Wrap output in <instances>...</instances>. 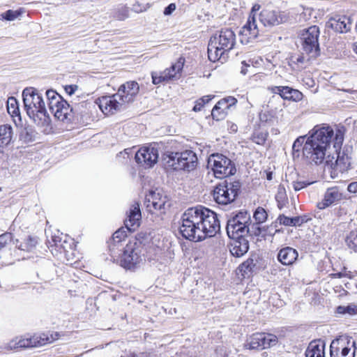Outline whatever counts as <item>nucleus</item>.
I'll return each mask as SVG.
<instances>
[{"instance_id": "nucleus-28", "label": "nucleus", "mask_w": 357, "mask_h": 357, "mask_svg": "<svg viewBox=\"0 0 357 357\" xmlns=\"http://www.w3.org/2000/svg\"><path fill=\"white\" fill-rule=\"evenodd\" d=\"M13 128L10 125L0 126V146L8 145L12 139Z\"/></svg>"}, {"instance_id": "nucleus-22", "label": "nucleus", "mask_w": 357, "mask_h": 357, "mask_svg": "<svg viewBox=\"0 0 357 357\" xmlns=\"http://www.w3.org/2000/svg\"><path fill=\"white\" fill-rule=\"evenodd\" d=\"M141 218L139 205L135 203L131 206L128 218L124 222L126 229L130 231H134L139 226Z\"/></svg>"}, {"instance_id": "nucleus-4", "label": "nucleus", "mask_w": 357, "mask_h": 357, "mask_svg": "<svg viewBox=\"0 0 357 357\" xmlns=\"http://www.w3.org/2000/svg\"><path fill=\"white\" fill-rule=\"evenodd\" d=\"M22 98L24 109L29 118L39 126H48L51 119L38 90L33 87L26 88L22 91Z\"/></svg>"}, {"instance_id": "nucleus-56", "label": "nucleus", "mask_w": 357, "mask_h": 357, "mask_svg": "<svg viewBox=\"0 0 357 357\" xmlns=\"http://www.w3.org/2000/svg\"><path fill=\"white\" fill-rule=\"evenodd\" d=\"M347 190L351 193H357V181L349 183Z\"/></svg>"}, {"instance_id": "nucleus-57", "label": "nucleus", "mask_w": 357, "mask_h": 357, "mask_svg": "<svg viewBox=\"0 0 357 357\" xmlns=\"http://www.w3.org/2000/svg\"><path fill=\"white\" fill-rule=\"evenodd\" d=\"M77 89V86L76 85H68L65 87V91L68 95L70 96L75 93Z\"/></svg>"}, {"instance_id": "nucleus-7", "label": "nucleus", "mask_w": 357, "mask_h": 357, "mask_svg": "<svg viewBox=\"0 0 357 357\" xmlns=\"http://www.w3.org/2000/svg\"><path fill=\"white\" fill-rule=\"evenodd\" d=\"M168 158V166L174 170L190 172L196 168L198 163L197 155L191 150L172 153Z\"/></svg>"}, {"instance_id": "nucleus-18", "label": "nucleus", "mask_w": 357, "mask_h": 357, "mask_svg": "<svg viewBox=\"0 0 357 357\" xmlns=\"http://www.w3.org/2000/svg\"><path fill=\"white\" fill-rule=\"evenodd\" d=\"M127 237L126 231L123 228L119 229L116 231L110 241L108 242V248L110 252L111 260L114 262H119V255L120 252L123 250L122 242L126 240Z\"/></svg>"}, {"instance_id": "nucleus-45", "label": "nucleus", "mask_w": 357, "mask_h": 357, "mask_svg": "<svg viewBox=\"0 0 357 357\" xmlns=\"http://www.w3.org/2000/svg\"><path fill=\"white\" fill-rule=\"evenodd\" d=\"M13 235L11 233L6 232L0 235V250L6 246V245L11 241Z\"/></svg>"}, {"instance_id": "nucleus-32", "label": "nucleus", "mask_w": 357, "mask_h": 357, "mask_svg": "<svg viewBox=\"0 0 357 357\" xmlns=\"http://www.w3.org/2000/svg\"><path fill=\"white\" fill-rule=\"evenodd\" d=\"M275 200L278 203V207L280 209L283 208L288 203V197L284 186L279 185L278 187L277 193L275 195Z\"/></svg>"}, {"instance_id": "nucleus-9", "label": "nucleus", "mask_w": 357, "mask_h": 357, "mask_svg": "<svg viewBox=\"0 0 357 357\" xmlns=\"http://www.w3.org/2000/svg\"><path fill=\"white\" fill-rule=\"evenodd\" d=\"M212 167V171L217 178H224L235 174L236 172L234 163L222 154H212L208 161Z\"/></svg>"}, {"instance_id": "nucleus-23", "label": "nucleus", "mask_w": 357, "mask_h": 357, "mask_svg": "<svg viewBox=\"0 0 357 357\" xmlns=\"http://www.w3.org/2000/svg\"><path fill=\"white\" fill-rule=\"evenodd\" d=\"M231 239L229 248L231 254L236 257L243 256L249 250L248 240L245 236Z\"/></svg>"}, {"instance_id": "nucleus-50", "label": "nucleus", "mask_w": 357, "mask_h": 357, "mask_svg": "<svg viewBox=\"0 0 357 357\" xmlns=\"http://www.w3.org/2000/svg\"><path fill=\"white\" fill-rule=\"evenodd\" d=\"M128 12L126 8H122L118 11L115 17L119 20H124L128 16Z\"/></svg>"}, {"instance_id": "nucleus-30", "label": "nucleus", "mask_w": 357, "mask_h": 357, "mask_svg": "<svg viewBox=\"0 0 357 357\" xmlns=\"http://www.w3.org/2000/svg\"><path fill=\"white\" fill-rule=\"evenodd\" d=\"M256 263L254 262L253 259L249 258L238 266V270L241 275L245 278L250 276L254 271Z\"/></svg>"}, {"instance_id": "nucleus-49", "label": "nucleus", "mask_w": 357, "mask_h": 357, "mask_svg": "<svg viewBox=\"0 0 357 357\" xmlns=\"http://www.w3.org/2000/svg\"><path fill=\"white\" fill-rule=\"evenodd\" d=\"M278 220L279 221L280 225H284L285 226H291V218L287 217L284 215H280L278 218Z\"/></svg>"}, {"instance_id": "nucleus-51", "label": "nucleus", "mask_w": 357, "mask_h": 357, "mask_svg": "<svg viewBox=\"0 0 357 357\" xmlns=\"http://www.w3.org/2000/svg\"><path fill=\"white\" fill-rule=\"evenodd\" d=\"M170 71L171 70H167V68L164 71L160 73L165 82L174 78V74H171Z\"/></svg>"}, {"instance_id": "nucleus-17", "label": "nucleus", "mask_w": 357, "mask_h": 357, "mask_svg": "<svg viewBox=\"0 0 357 357\" xmlns=\"http://www.w3.org/2000/svg\"><path fill=\"white\" fill-rule=\"evenodd\" d=\"M259 36V29L255 15H250L246 24L239 32L240 41L242 44L253 42Z\"/></svg>"}, {"instance_id": "nucleus-8", "label": "nucleus", "mask_w": 357, "mask_h": 357, "mask_svg": "<svg viewBox=\"0 0 357 357\" xmlns=\"http://www.w3.org/2000/svg\"><path fill=\"white\" fill-rule=\"evenodd\" d=\"M239 181L228 183L227 181L219 183L213 190L214 200L219 204L227 205L234 202L239 193Z\"/></svg>"}, {"instance_id": "nucleus-55", "label": "nucleus", "mask_w": 357, "mask_h": 357, "mask_svg": "<svg viewBox=\"0 0 357 357\" xmlns=\"http://www.w3.org/2000/svg\"><path fill=\"white\" fill-rule=\"evenodd\" d=\"M275 226H273V225H271L269 227H265V232L266 233V236H273L275 232L278 231L276 229H275Z\"/></svg>"}, {"instance_id": "nucleus-2", "label": "nucleus", "mask_w": 357, "mask_h": 357, "mask_svg": "<svg viewBox=\"0 0 357 357\" xmlns=\"http://www.w3.org/2000/svg\"><path fill=\"white\" fill-rule=\"evenodd\" d=\"M334 135L329 126L317 125L308 133V137L302 148L304 158L310 163L321 164Z\"/></svg>"}, {"instance_id": "nucleus-54", "label": "nucleus", "mask_w": 357, "mask_h": 357, "mask_svg": "<svg viewBox=\"0 0 357 357\" xmlns=\"http://www.w3.org/2000/svg\"><path fill=\"white\" fill-rule=\"evenodd\" d=\"M223 100H225V103L228 105L229 107L234 105L237 102V100L233 96H228L223 98Z\"/></svg>"}, {"instance_id": "nucleus-34", "label": "nucleus", "mask_w": 357, "mask_h": 357, "mask_svg": "<svg viewBox=\"0 0 357 357\" xmlns=\"http://www.w3.org/2000/svg\"><path fill=\"white\" fill-rule=\"evenodd\" d=\"M278 342V337L271 333H262L261 349H268L275 346Z\"/></svg>"}, {"instance_id": "nucleus-14", "label": "nucleus", "mask_w": 357, "mask_h": 357, "mask_svg": "<svg viewBox=\"0 0 357 357\" xmlns=\"http://www.w3.org/2000/svg\"><path fill=\"white\" fill-rule=\"evenodd\" d=\"M167 197L159 192L151 191L145 197L144 206L146 211L151 214H162L165 213L167 204Z\"/></svg>"}, {"instance_id": "nucleus-21", "label": "nucleus", "mask_w": 357, "mask_h": 357, "mask_svg": "<svg viewBox=\"0 0 357 357\" xmlns=\"http://www.w3.org/2000/svg\"><path fill=\"white\" fill-rule=\"evenodd\" d=\"M327 28H330L338 33H347L351 27V19L346 15H335L331 17L326 24Z\"/></svg>"}, {"instance_id": "nucleus-63", "label": "nucleus", "mask_w": 357, "mask_h": 357, "mask_svg": "<svg viewBox=\"0 0 357 357\" xmlns=\"http://www.w3.org/2000/svg\"><path fill=\"white\" fill-rule=\"evenodd\" d=\"M260 7L261 6L259 4L254 5L253 7L252 8L251 13H250V15H255V16L256 17V15H257L256 12L260 9Z\"/></svg>"}, {"instance_id": "nucleus-39", "label": "nucleus", "mask_w": 357, "mask_h": 357, "mask_svg": "<svg viewBox=\"0 0 357 357\" xmlns=\"http://www.w3.org/2000/svg\"><path fill=\"white\" fill-rule=\"evenodd\" d=\"M306 136H301L298 137L293 144L292 150H293V155L294 157H298L299 152L301 147H303V145L307 139Z\"/></svg>"}, {"instance_id": "nucleus-15", "label": "nucleus", "mask_w": 357, "mask_h": 357, "mask_svg": "<svg viewBox=\"0 0 357 357\" xmlns=\"http://www.w3.org/2000/svg\"><path fill=\"white\" fill-rule=\"evenodd\" d=\"M135 158L141 166L151 168L158 162V149L154 147H142L135 153Z\"/></svg>"}, {"instance_id": "nucleus-52", "label": "nucleus", "mask_w": 357, "mask_h": 357, "mask_svg": "<svg viewBox=\"0 0 357 357\" xmlns=\"http://www.w3.org/2000/svg\"><path fill=\"white\" fill-rule=\"evenodd\" d=\"M291 226H299L305 221L303 218L300 216L291 218Z\"/></svg>"}, {"instance_id": "nucleus-16", "label": "nucleus", "mask_w": 357, "mask_h": 357, "mask_svg": "<svg viewBox=\"0 0 357 357\" xmlns=\"http://www.w3.org/2000/svg\"><path fill=\"white\" fill-rule=\"evenodd\" d=\"M259 19L264 26L271 27L286 22L287 17L284 12L265 8L260 12Z\"/></svg>"}, {"instance_id": "nucleus-59", "label": "nucleus", "mask_w": 357, "mask_h": 357, "mask_svg": "<svg viewBox=\"0 0 357 357\" xmlns=\"http://www.w3.org/2000/svg\"><path fill=\"white\" fill-rule=\"evenodd\" d=\"M130 152H131L130 149H126L123 151L120 152L117 155V157H123V158H128Z\"/></svg>"}, {"instance_id": "nucleus-60", "label": "nucleus", "mask_w": 357, "mask_h": 357, "mask_svg": "<svg viewBox=\"0 0 357 357\" xmlns=\"http://www.w3.org/2000/svg\"><path fill=\"white\" fill-rule=\"evenodd\" d=\"M340 355H342L343 357H349V356L351 355L350 348L347 347H343L340 352Z\"/></svg>"}, {"instance_id": "nucleus-10", "label": "nucleus", "mask_w": 357, "mask_h": 357, "mask_svg": "<svg viewBox=\"0 0 357 357\" xmlns=\"http://www.w3.org/2000/svg\"><path fill=\"white\" fill-rule=\"evenodd\" d=\"M319 29L317 26H312L303 30L301 37L302 50L304 53L309 54L312 58H316L320 54L319 43Z\"/></svg>"}, {"instance_id": "nucleus-40", "label": "nucleus", "mask_w": 357, "mask_h": 357, "mask_svg": "<svg viewBox=\"0 0 357 357\" xmlns=\"http://www.w3.org/2000/svg\"><path fill=\"white\" fill-rule=\"evenodd\" d=\"M336 312L338 314L354 315L357 313V306L356 305H340L337 307Z\"/></svg>"}, {"instance_id": "nucleus-37", "label": "nucleus", "mask_w": 357, "mask_h": 357, "mask_svg": "<svg viewBox=\"0 0 357 357\" xmlns=\"http://www.w3.org/2000/svg\"><path fill=\"white\" fill-rule=\"evenodd\" d=\"M348 248L357 252V231H351L345 239Z\"/></svg>"}, {"instance_id": "nucleus-5", "label": "nucleus", "mask_w": 357, "mask_h": 357, "mask_svg": "<svg viewBox=\"0 0 357 357\" xmlns=\"http://www.w3.org/2000/svg\"><path fill=\"white\" fill-rule=\"evenodd\" d=\"M236 44V35L231 29H222L210 38L208 44V56L211 61L225 59Z\"/></svg>"}, {"instance_id": "nucleus-25", "label": "nucleus", "mask_w": 357, "mask_h": 357, "mask_svg": "<svg viewBox=\"0 0 357 357\" xmlns=\"http://www.w3.org/2000/svg\"><path fill=\"white\" fill-rule=\"evenodd\" d=\"M341 198L342 194L337 187L328 188L324 194V199L317 203V207L319 209H324L335 202L340 200Z\"/></svg>"}, {"instance_id": "nucleus-41", "label": "nucleus", "mask_w": 357, "mask_h": 357, "mask_svg": "<svg viewBox=\"0 0 357 357\" xmlns=\"http://www.w3.org/2000/svg\"><path fill=\"white\" fill-rule=\"evenodd\" d=\"M267 213L265 209L262 207H258L254 213V218L256 222L263 223L267 219Z\"/></svg>"}, {"instance_id": "nucleus-12", "label": "nucleus", "mask_w": 357, "mask_h": 357, "mask_svg": "<svg viewBox=\"0 0 357 357\" xmlns=\"http://www.w3.org/2000/svg\"><path fill=\"white\" fill-rule=\"evenodd\" d=\"M344 140L343 134L338 130L335 135L333 147L337 152V159L335 164V169L339 172H344L350 169L351 164V151L349 149L339 151Z\"/></svg>"}, {"instance_id": "nucleus-58", "label": "nucleus", "mask_w": 357, "mask_h": 357, "mask_svg": "<svg viewBox=\"0 0 357 357\" xmlns=\"http://www.w3.org/2000/svg\"><path fill=\"white\" fill-rule=\"evenodd\" d=\"M204 106V105L199 100H197L195 102V106L193 107L192 110L195 112H199L202 109V108Z\"/></svg>"}, {"instance_id": "nucleus-27", "label": "nucleus", "mask_w": 357, "mask_h": 357, "mask_svg": "<svg viewBox=\"0 0 357 357\" xmlns=\"http://www.w3.org/2000/svg\"><path fill=\"white\" fill-rule=\"evenodd\" d=\"M324 347L323 342H311L305 351V357H325Z\"/></svg>"}, {"instance_id": "nucleus-62", "label": "nucleus", "mask_w": 357, "mask_h": 357, "mask_svg": "<svg viewBox=\"0 0 357 357\" xmlns=\"http://www.w3.org/2000/svg\"><path fill=\"white\" fill-rule=\"evenodd\" d=\"M213 98V96H203L202 98H199V100L204 105H205V104L208 103L210 100H211Z\"/></svg>"}, {"instance_id": "nucleus-19", "label": "nucleus", "mask_w": 357, "mask_h": 357, "mask_svg": "<svg viewBox=\"0 0 357 357\" xmlns=\"http://www.w3.org/2000/svg\"><path fill=\"white\" fill-rule=\"evenodd\" d=\"M48 341V338H42L38 336L29 337H16L8 344V349L12 350L17 348H31L44 345Z\"/></svg>"}, {"instance_id": "nucleus-13", "label": "nucleus", "mask_w": 357, "mask_h": 357, "mask_svg": "<svg viewBox=\"0 0 357 357\" xmlns=\"http://www.w3.org/2000/svg\"><path fill=\"white\" fill-rule=\"evenodd\" d=\"M119 260L120 265L125 268L131 269L142 260L140 250L135 241H129L125 248Z\"/></svg>"}, {"instance_id": "nucleus-36", "label": "nucleus", "mask_w": 357, "mask_h": 357, "mask_svg": "<svg viewBox=\"0 0 357 357\" xmlns=\"http://www.w3.org/2000/svg\"><path fill=\"white\" fill-rule=\"evenodd\" d=\"M7 110L8 112L13 116H20V109L17 99L14 97H10L7 101Z\"/></svg>"}, {"instance_id": "nucleus-29", "label": "nucleus", "mask_w": 357, "mask_h": 357, "mask_svg": "<svg viewBox=\"0 0 357 357\" xmlns=\"http://www.w3.org/2000/svg\"><path fill=\"white\" fill-rule=\"evenodd\" d=\"M261 223H251L249 222L245 234L250 236L266 237L265 227H261Z\"/></svg>"}, {"instance_id": "nucleus-46", "label": "nucleus", "mask_w": 357, "mask_h": 357, "mask_svg": "<svg viewBox=\"0 0 357 357\" xmlns=\"http://www.w3.org/2000/svg\"><path fill=\"white\" fill-rule=\"evenodd\" d=\"M19 15L17 11L8 10L1 15L2 17L8 21L14 20Z\"/></svg>"}, {"instance_id": "nucleus-44", "label": "nucleus", "mask_w": 357, "mask_h": 357, "mask_svg": "<svg viewBox=\"0 0 357 357\" xmlns=\"http://www.w3.org/2000/svg\"><path fill=\"white\" fill-rule=\"evenodd\" d=\"M268 134L266 132H259L253 135L252 140L259 145H263L266 141Z\"/></svg>"}, {"instance_id": "nucleus-26", "label": "nucleus", "mask_w": 357, "mask_h": 357, "mask_svg": "<svg viewBox=\"0 0 357 357\" xmlns=\"http://www.w3.org/2000/svg\"><path fill=\"white\" fill-rule=\"evenodd\" d=\"M298 257L297 250L291 247L282 248L278 253V260L283 265H292Z\"/></svg>"}, {"instance_id": "nucleus-42", "label": "nucleus", "mask_w": 357, "mask_h": 357, "mask_svg": "<svg viewBox=\"0 0 357 357\" xmlns=\"http://www.w3.org/2000/svg\"><path fill=\"white\" fill-rule=\"evenodd\" d=\"M184 64V59L180 58L177 62L173 64L167 70H171V74H174V77H176V75L178 74L183 69Z\"/></svg>"}, {"instance_id": "nucleus-24", "label": "nucleus", "mask_w": 357, "mask_h": 357, "mask_svg": "<svg viewBox=\"0 0 357 357\" xmlns=\"http://www.w3.org/2000/svg\"><path fill=\"white\" fill-rule=\"evenodd\" d=\"M88 104L85 102H82L73 106V121H76L82 124H89L91 121V114L89 109L87 107Z\"/></svg>"}, {"instance_id": "nucleus-3", "label": "nucleus", "mask_w": 357, "mask_h": 357, "mask_svg": "<svg viewBox=\"0 0 357 357\" xmlns=\"http://www.w3.org/2000/svg\"><path fill=\"white\" fill-rule=\"evenodd\" d=\"M139 90L137 82L129 81L120 86L118 92L100 99L99 107L106 114H113L124 107L126 103L133 101Z\"/></svg>"}, {"instance_id": "nucleus-47", "label": "nucleus", "mask_w": 357, "mask_h": 357, "mask_svg": "<svg viewBox=\"0 0 357 357\" xmlns=\"http://www.w3.org/2000/svg\"><path fill=\"white\" fill-rule=\"evenodd\" d=\"M312 183L306 182V181H294L292 183L293 188L295 191H299L307 185H310Z\"/></svg>"}, {"instance_id": "nucleus-48", "label": "nucleus", "mask_w": 357, "mask_h": 357, "mask_svg": "<svg viewBox=\"0 0 357 357\" xmlns=\"http://www.w3.org/2000/svg\"><path fill=\"white\" fill-rule=\"evenodd\" d=\"M151 77H152V82L153 84H158L163 82H165V79L162 78V75L157 72H152L151 73Z\"/></svg>"}, {"instance_id": "nucleus-6", "label": "nucleus", "mask_w": 357, "mask_h": 357, "mask_svg": "<svg viewBox=\"0 0 357 357\" xmlns=\"http://www.w3.org/2000/svg\"><path fill=\"white\" fill-rule=\"evenodd\" d=\"M50 110L56 119L58 120L69 123L73 119V106H70L69 103L63 98L56 91L49 89L45 93Z\"/></svg>"}, {"instance_id": "nucleus-53", "label": "nucleus", "mask_w": 357, "mask_h": 357, "mask_svg": "<svg viewBox=\"0 0 357 357\" xmlns=\"http://www.w3.org/2000/svg\"><path fill=\"white\" fill-rule=\"evenodd\" d=\"M175 9L176 5L174 3H170L165 8L164 15H169L175 10Z\"/></svg>"}, {"instance_id": "nucleus-31", "label": "nucleus", "mask_w": 357, "mask_h": 357, "mask_svg": "<svg viewBox=\"0 0 357 357\" xmlns=\"http://www.w3.org/2000/svg\"><path fill=\"white\" fill-rule=\"evenodd\" d=\"M262 333H257L251 335L246 341L245 347L249 349H261Z\"/></svg>"}, {"instance_id": "nucleus-38", "label": "nucleus", "mask_w": 357, "mask_h": 357, "mask_svg": "<svg viewBox=\"0 0 357 357\" xmlns=\"http://www.w3.org/2000/svg\"><path fill=\"white\" fill-rule=\"evenodd\" d=\"M37 240L34 237L29 236L28 238L24 242L17 245V248L24 251H31L36 245Z\"/></svg>"}, {"instance_id": "nucleus-35", "label": "nucleus", "mask_w": 357, "mask_h": 357, "mask_svg": "<svg viewBox=\"0 0 357 357\" xmlns=\"http://www.w3.org/2000/svg\"><path fill=\"white\" fill-rule=\"evenodd\" d=\"M228 109H229V107L228 105L225 103V100H224L223 98L221 99L215 104V105L213 107L212 109L211 115L213 116V119L216 121L222 119V114H216L217 111L218 109H220L222 112H225V110Z\"/></svg>"}, {"instance_id": "nucleus-1", "label": "nucleus", "mask_w": 357, "mask_h": 357, "mask_svg": "<svg viewBox=\"0 0 357 357\" xmlns=\"http://www.w3.org/2000/svg\"><path fill=\"white\" fill-rule=\"evenodd\" d=\"M178 229L184 238L199 242L219 232L220 224L216 213L197 206L188 208L183 213Z\"/></svg>"}, {"instance_id": "nucleus-43", "label": "nucleus", "mask_w": 357, "mask_h": 357, "mask_svg": "<svg viewBox=\"0 0 357 357\" xmlns=\"http://www.w3.org/2000/svg\"><path fill=\"white\" fill-rule=\"evenodd\" d=\"M52 244H51V247L55 246L56 248H58L61 252V250H63L64 252L66 251V246L65 244L66 243V240L63 241H61V238L59 236H52Z\"/></svg>"}, {"instance_id": "nucleus-20", "label": "nucleus", "mask_w": 357, "mask_h": 357, "mask_svg": "<svg viewBox=\"0 0 357 357\" xmlns=\"http://www.w3.org/2000/svg\"><path fill=\"white\" fill-rule=\"evenodd\" d=\"M268 89L271 93L280 95L284 100L299 102L303 98V94L300 91L287 86H275Z\"/></svg>"}, {"instance_id": "nucleus-33", "label": "nucleus", "mask_w": 357, "mask_h": 357, "mask_svg": "<svg viewBox=\"0 0 357 357\" xmlns=\"http://www.w3.org/2000/svg\"><path fill=\"white\" fill-rule=\"evenodd\" d=\"M36 130L31 126L24 128L20 133V139L25 143L32 142L36 136Z\"/></svg>"}, {"instance_id": "nucleus-11", "label": "nucleus", "mask_w": 357, "mask_h": 357, "mask_svg": "<svg viewBox=\"0 0 357 357\" xmlns=\"http://www.w3.org/2000/svg\"><path fill=\"white\" fill-rule=\"evenodd\" d=\"M250 215L247 211H239L230 218L227 222V234L230 238L245 236Z\"/></svg>"}, {"instance_id": "nucleus-64", "label": "nucleus", "mask_w": 357, "mask_h": 357, "mask_svg": "<svg viewBox=\"0 0 357 357\" xmlns=\"http://www.w3.org/2000/svg\"><path fill=\"white\" fill-rule=\"evenodd\" d=\"M266 179L268 181H271L273 179V172H266Z\"/></svg>"}, {"instance_id": "nucleus-61", "label": "nucleus", "mask_w": 357, "mask_h": 357, "mask_svg": "<svg viewBox=\"0 0 357 357\" xmlns=\"http://www.w3.org/2000/svg\"><path fill=\"white\" fill-rule=\"evenodd\" d=\"M242 67L241 70V73L243 75H245L248 73V68L250 67V64L246 63L245 61H242Z\"/></svg>"}]
</instances>
